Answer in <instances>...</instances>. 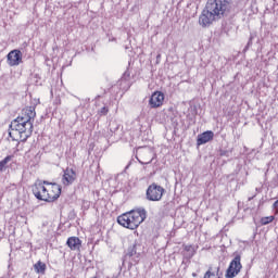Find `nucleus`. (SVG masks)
Returning <instances> with one entry per match:
<instances>
[{"label":"nucleus","mask_w":278,"mask_h":278,"mask_svg":"<svg viewBox=\"0 0 278 278\" xmlns=\"http://www.w3.org/2000/svg\"><path fill=\"white\" fill-rule=\"evenodd\" d=\"M34 118H36V109L29 106L23 111V116H18L11 122L9 127L11 140L27 142V138H29L34 131Z\"/></svg>","instance_id":"nucleus-1"},{"label":"nucleus","mask_w":278,"mask_h":278,"mask_svg":"<svg viewBox=\"0 0 278 278\" xmlns=\"http://www.w3.org/2000/svg\"><path fill=\"white\" fill-rule=\"evenodd\" d=\"M231 10L229 0H207L204 10L199 17L201 27H210L214 21L227 16Z\"/></svg>","instance_id":"nucleus-2"},{"label":"nucleus","mask_w":278,"mask_h":278,"mask_svg":"<svg viewBox=\"0 0 278 278\" xmlns=\"http://www.w3.org/2000/svg\"><path fill=\"white\" fill-rule=\"evenodd\" d=\"M33 194L39 201L53 203V201L60 199V194H62V186L46 180L39 181L33 186Z\"/></svg>","instance_id":"nucleus-3"},{"label":"nucleus","mask_w":278,"mask_h":278,"mask_svg":"<svg viewBox=\"0 0 278 278\" xmlns=\"http://www.w3.org/2000/svg\"><path fill=\"white\" fill-rule=\"evenodd\" d=\"M147 220V210L138 208L124 213L117 217V223L126 229H138Z\"/></svg>","instance_id":"nucleus-4"},{"label":"nucleus","mask_w":278,"mask_h":278,"mask_svg":"<svg viewBox=\"0 0 278 278\" xmlns=\"http://www.w3.org/2000/svg\"><path fill=\"white\" fill-rule=\"evenodd\" d=\"M164 192H166V189H164V187L153 182L148 187L146 191V199L148 201H153V202L162 201V197H164Z\"/></svg>","instance_id":"nucleus-5"},{"label":"nucleus","mask_w":278,"mask_h":278,"mask_svg":"<svg viewBox=\"0 0 278 278\" xmlns=\"http://www.w3.org/2000/svg\"><path fill=\"white\" fill-rule=\"evenodd\" d=\"M136 159L138 160L139 164H151V162L155 160V152H153L151 148H138Z\"/></svg>","instance_id":"nucleus-6"},{"label":"nucleus","mask_w":278,"mask_h":278,"mask_svg":"<svg viewBox=\"0 0 278 278\" xmlns=\"http://www.w3.org/2000/svg\"><path fill=\"white\" fill-rule=\"evenodd\" d=\"M242 257L240 254H236L233 260L230 262L227 270H226V278H233L237 277V275H240V271L242 270V263H241Z\"/></svg>","instance_id":"nucleus-7"},{"label":"nucleus","mask_w":278,"mask_h":278,"mask_svg":"<svg viewBox=\"0 0 278 278\" xmlns=\"http://www.w3.org/2000/svg\"><path fill=\"white\" fill-rule=\"evenodd\" d=\"M9 66H18L23 64V53L21 50H12L7 55Z\"/></svg>","instance_id":"nucleus-8"},{"label":"nucleus","mask_w":278,"mask_h":278,"mask_svg":"<svg viewBox=\"0 0 278 278\" xmlns=\"http://www.w3.org/2000/svg\"><path fill=\"white\" fill-rule=\"evenodd\" d=\"M77 179V173L73 168H66L62 177V184L64 186H71Z\"/></svg>","instance_id":"nucleus-9"},{"label":"nucleus","mask_w":278,"mask_h":278,"mask_svg":"<svg viewBox=\"0 0 278 278\" xmlns=\"http://www.w3.org/2000/svg\"><path fill=\"white\" fill-rule=\"evenodd\" d=\"M163 103H164V93H162V91L154 92L149 100V105L153 109L162 106Z\"/></svg>","instance_id":"nucleus-10"},{"label":"nucleus","mask_w":278,"mask_h":278,"mask_svg":"<svg viewBox=\"0 0 278 278\" xmlns=\"http://www.w3.org/2000/svg\"><path fill=\"white\" fill-rule=\"evenodd\" d=\"M211 140H214V131L206 130L198 136L197 144L201 147V144H207Z\"/></svg>","instance_id":"nucleus-11"},{"label":"nucleus","mask_w":278,"mask_h":278,"mask_svg":"<svg viewBox=\"0 0 278 278\" xmlns=\"http://www.w3.org/2000/svg\"><path fill=\"white\" fill-rule=\"evenodd\" d=\"M66 244L71 251H79L81 249V240L78 237H70Z\"/></svg>","instance_id":"nucleus-12"},{"label":"nucleus","mask_w":278,"mask_h":278,"mask_svg":"<svg viewBox=\"0 0 278 278\" xmlns=\"http://www.w3.org/2000/svg\"><path fill=\"white\" fill-rule=\"evenodd\" d=\"M126 257H131L134 262L138 263L140 262V253L137 250V245H130L127 250Z\"/></svg>","instance_id":"nucleus-13"},{"label":"nucleus","mask_w":278,"mask_h":278,"mask_svg":"<svg viewBox=\"0 0 278 278\" xmlns=\"http://www.w3.org/2000/svg\"><path fill=\"white\" fill-rule=\"evenodd\" d=\"M184 249L185 251H187L189 260L194 257L197 253V249L194 248V245H185Z\"/></svg>","instance_id":"nucleus-14"},{"label":"nucleus","mask_w":278,"mask_h":278,"mask_svg":"<svg viewBox=\"0 0 278 278\" xmlns=\"http://www.w3.org/2000/svg\"><path fill=\"white\" fill-rule=\"evenodd\" d=\"M34 268L36 273H45L47 265L40 261H38L35 265Z\"/></svg>","instance_id":"nucleus-15"},{"label":"nucleus","mask_w":278,"mask_h":278,"mask_svg":"<svg viewBox=\"0 0 278 278\" xmlns=\"http://www.w3.org/2000/svg\"><path fill=\"white\" fill-rule=\"evenodd\" d=\"M12 161V156L8 155L7 157H4L1 162H0V172L3 173V170H5V166H8V162Z\"/></svg>","instance_id":"nucleus-16"},{"label":"nucleus","mask_w":278,"mask_h":278,"mask_svg":"<svg viewBox=\"0 0 278 278\" xmlns=\"http://www.w3.org/2000/svg\"><path fill=\"white\" fill-rule=\"evenodd\" d=\"M273 220H275V216H267V217H263L261 219V225H270V223H273Z\"/></svg>","instance_id":"nucleus-17"},{"label":"nucleus","mask_w":278,"mask_h":278,"mask_svg":"<svg viewBox=\"0 0 278 278\" xmlns=\"http://www.w3.org/2000/svg\"><path fill=\"white\" fill-rule=\"evenodd\" d=\"M204 278H219L216 273L212 271V268H210L205 275H204Z\"/></svg>","instance_id":"nucleus-18"},{"label":"nucleus","mask_w":278,"mask_h":278,"mask_svg":"<svg viewBox=\"0 0 278 278\" xmlns=\"http://www.w3.org/2000/svg\"><path fill=\"white\" fill-rule=\"evenodd\" d=\"M108 112H110V110H108L106 106H103V108L100 110V114H101L102 116H105V115L108 114Z\"/></svg>","instance_id":"nucleus-19"},{"label":"nucleus","mask_w":278,"mask_h":278,"mask_svg":"<svg viewBox=\"0 0 278 278\" xmlns=\"http://www.w3.org/2000/svg\"><path fill=\"white\" fill-rule=\"evenodd\" d=\"M112 125H114V123H111V124H110V131L114 132V131H116V129H118V127L112 128Z\"/></svg>","instance_id":"nucleus-20"},{"label":"nucleus","mask_w":278,"mask_h":278,"mask_svg":"<svg viewBox=\"0 0 278 278\" xmlns=\"http://www.w3.org/2000/svg\"><path fill=\"white\" fill-rule=\"evenodd\" d=\"M160 58H162V54H157L156 59L160 60Z\"/></svg>","instance_id":"nucleus-21"},{"label":"nucleus","mask_w":278,"mask_h":278,"mask_svg":"<svg viewBox=\"0 0 278 278\" xmlns=\"http://www.w3.org/2000/svg\"><path fill=\"white\" fill-rule=\"evenodd\" d=\"M253 198H249V201H251Z\"/></svg>","instance_id":"nucleus-22"}]
</instances>
